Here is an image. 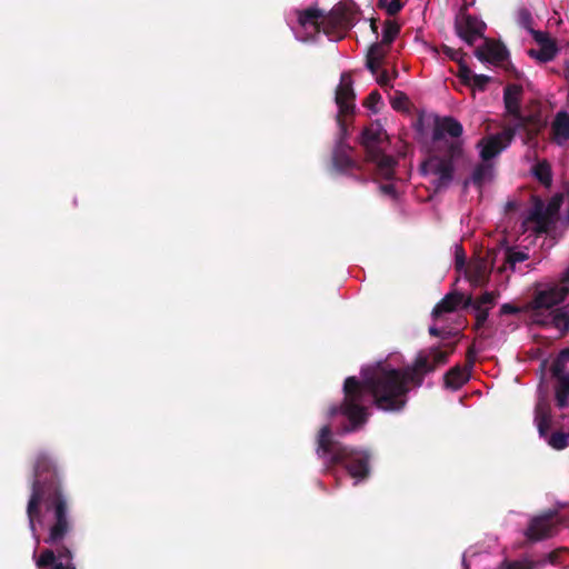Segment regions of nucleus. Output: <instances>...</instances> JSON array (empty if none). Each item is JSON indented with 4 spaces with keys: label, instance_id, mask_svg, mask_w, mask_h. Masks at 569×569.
<instances>
[{
    "label": "nucleus",
    "instance_id": "nucleus-43",
    "mask_svg": "<svg viewBox=\"0 0 569 569\" xmlns=\"http://www.w3.org/2000/svg\"><path fill=\"white\" fill-rule=\"evenodd\" d=\"M491 78L486 76V74H472V79H471V87L480 90V91H483L486 89V87L488 86V83L490 82Z\"/></svg>",
    "mask_w": 569,
    "mask_h": 569
},
{
    "label": "nucleus",
    "instance_id": "nucleus-54",
    "mask_svg": "<svg viewBox=\"0 0 569 569\" xmlns=\"http://www.w3.org/2000/svg\"><path fill=\"white\" fill-rule=\"evenodd\" d=\"M557 357H559L560 360L565 361L566 363L569 362V348L560 350Z\"/></svg>",
    "mask_w": 569,
    "mask_h": 569
},
{
    "label": "nucleus",
    "instance_id": "nucleus-4",
    "mask_svg": "<svg viewBox=\"0 0 569 569\" xmlns=\"http://www.w3.org/2000/svg\"><path fill=\"white\" fill-rule=\"evenodd\" d=\"M359 142L365 149L366 160L376 163L380 176L391 179L397 162L392 156L387 154L389 137L383 127L379 122L366 127L361 132Z\"/></svg>",
    "mask_w": 569,
    "mask_h": 569
},
{
    "label": "nucleus",
    "instance_id": "nucleus-22",
    "mask_svg": "<svg viewBox=\"0 0 569 569\" xmlns=\"http://www.w3.org/2000/svg\"><path fill=\"white\" fill-rule=\"evenodd\" d=\"M548 214L545 208V204L541 200L537 199L535 201V206L530 211L527 220L532 221L537 224L536 231L538 233H542L547 231L548 228Z\"/></svg>",
    "mask_w": 569,
    "mask_h": 569
},
{
    "label": "nucleus",
    "instance_id": "nucleus-39",
    "mask_svg": "<svg viewBox=\"0 0 569 569\" xmlns=\"http://www.w3.org/2000/svg\"><path fill=\"white\" fill-rule=\"evenodd\" d=\"M562 202H563V194L562 193H556L550 199V201L548 202V204L546 207V211H547V214H548L549 218L556 216L559 212Z\"/></svg>",
    "mask_w": 569,
    "mask_h": 569
},
{
    "label": "nucleus",
    "instance_id": "nucleus-55",
    "mask_svg": "<svg viewBox=\"0 0 569 569\" xmlns=\"http://www.w3.org/2000/svg\"><path fill=\"white\" fill-rule=\"evenodd\" d=\"M561 284L569 287V268L565 271V273L561 278Z\"/></svg>",
    "mask_w": 569,
    "mask_h": 569
},
{
    "label": "nucleus",
    "instance_id": "nucleus-7",
    "mask_svg": "<svg viewBox=\"0 0 569 569\" xmlns=\"http://www.w3.org/2000/svg\"><path fill=\"white\" fill-rule=\"evenodd\" d=\"M561 525L562 518L556 510H547L531 517L523 531L526 540L521 543V547L553 537L558 533Z\"/></svg>",
    "mask_w": 569,
    "mask_h": 569
},
{
    "label": "nucleus",
    "instance_id": "nucleus-50",
    "mask_svg": "<svg viewBox=\"0 0 569 569\" xmlns=\"http://www.w3.org/2000/svg\"><path fill=\"white\" fill-rule=\"evenodd\" d=\"M518 312H520V309L518 307H516L515 305H511V303H503L500 307V313L501 315H516Z\"/></svg>",
    "mask_w": 569,
    "mask_h": 569
},
{
    "label": "nucleus",
    "instance_id": "nucleus-57",
    "mask_svg": "<svg viewBox=\"0 0 569 569\" xmlns=\"http://www.w3.org/2000/svg\"><path fill=\"white\" fill-rule=\"evenodd\" d=\"M398 74H399L398 70L396 68H393L392 76H390V77H391V79H396L398 77Z\"/></svg>",
    "mask_w": 569,
    "mask_h": 569
},
{
    "label": "nucleus",
    "instance_id": "nucleus-3",
    "mask_svg": "<svg viewBox=\"0 0 569 569\" xmlns=\"http://www.w3.org/2000/svg\"><path fill=\"white\" fill-rule=\"evenodd\" d=\"M316 452L323 460L327 472H331L335 466L342 465L356 482L366 480L370 475V452L336 441L328 425L319 430Z\"/></svg>",
    "mask_w": 569,
    "mask_h": 569
},
{
    "label": "nucleus",
    "instance_id": "nucleus-46",
    "mask_svg": "<svg viewBox=\"0 0 569 569\" xmlns=\"http://www.w3.org/2000/svg\"><path fill=\"white\" fill-rule=\"evenodd\" d=\"M408 102V97L400 91L396 92V96L391 100V106L395 110H402L406 108V103Z\"/></svg>",
    "mask_w": 569,
    "mask_h": 569
},
{
    "label": "nucleus",
    "instance_id": "nucleus-27",
    "mask_svg": "<svg viewBox=\"0 0 569 569\" xmlns=\"http://www.w3.org/2000/svg\"><path fill=\"white\" fill-rule=\"evenodd\" d=\"M556 405L559 409H565L569 405V376L561 378L556 386Z\"/></svg>",
    "mask_w": 569,
    "mask_h": 569
},
{
    "label": "nucleus",
    "instance_id": "nucleus-24",
    "mask_svg": "<svg viewBox=\"0 0 569 569\" xmlns=\"http://www.w3.org/2000/svg\"><path fill=\"white\" fill-rule=\"evenodd\" d=\"M535 422L538 428L539 436L546 438L551 426V416L549 408L541 403L536 406Z\"/></svg>",
    "mask_w": 569,
    "mask_h": 569
},
{
    "label": "nucleus",
    "instance_id": "nucleus-32",
    "mask_svg": "<svg viewBox=\"0 0 569 569\" xmlns=\"http://www.w3.org/2000/svg\"><path fill=\"white\" fill-rule=\"evenodd\" d=\"M57 563V556L56 551L53 549H44L41 551L39 558L36 561L37 567L39 568H47V567H54Z\"/></svg>",
    "mask_w": 569,
    "mask_h": 569
},
{
    "label": "nucleus",
    "instance_id": "nucleus-14",
    "mask_svg": "<svg viewBox=\"0 0 569 569\" xmlns=\"http://www.w3.org/2000/svg\"><path fill=\"white\" fill-rule=\"evenodd\" d=\"M475 56L480 61H487L493 64H501L509 57L507 48L500 42L486 40L483 47H479L475 51Z\"/></svg>",
    "mask_w": 569,
    "mask_h": 569
},
{
    "label": "nucleus",
    "instance_id": "nucleus-17",
    "mask_svg": "<svg viewBox=\"0 0 569 569\" xmlns=\"http://www.w3.org/2000/svg\"><path fill=\"white\" fill-rule=\"evenodd\" d=\"M466 277L473 287H483L488 283L490 271L487 262L483 260L476 261L466 270Z\"/></svg>",
    "mask_w": 569,
    "mask_h": 569
},
{
    "label": "nucleus",
    "instance_id": "nucleus-26",
    "mask_svg": "<svg viewBox=\"0 0 569 569\" xmlns=\"http://www.w3.org/2000/svg\"><path fill=\"white\" fill-rule=\"evenodd\" d=\"M547 560H531L522 558L519 560H505L501 562L499 569H538L545 567Z\"/></svg>",
    "mask_w": 569,
    "mask_h": 569
},
{
    "label": "nucleus",
    "instance_id": "nucleus-16",
    "mask_svg": "<svg viewBox=\"0 0 569 569\" xmlns=\"http://www.w3.org/2000/svg\"><path fill=\"white\" fill-rule=\"evenodd\" d=\"M471 371L466 366L460 367L459 365L452 367L449 369L443 379H445V386L452 390L460 389L466 382L469 381L471 377Z\"/></svg>",
    "mask_w": 569,
    "mask_h": 569
},
{
    "label": "nucleus",
    "instance_id": "nucleus-2",
    "mask_svg": "<svg viewBox=\"0 0 569 569\" xmlns=\"http://www.w3.org/2000/svg\"><path fill=\"white\" fill-rule=\"evenodd\" d=\"M52 513L44 542L56 546L57 563L52 569H77L72 550L61 542L72 531L73 525L68 498L63 492L59 469L54 460L46 452H40L33 467L31 495L27 503V517L32 536L37 537V525L42 523L41 507Z\"/></svg>",
    "mask_w": 569,
    "mask_h": 569
},
{
    "label": "nucleus",
    "instance_id": "nucleus-12",
    "mask_svg": "<svg viewBox=\"0 0 569 569\" xmlns=\"http://www.w3.org/2000/svg\"><path fill=\"white\" fill-rule=\"evenodd\" d=\"M523 98V87L519 83H508L503 88L505 119L508 116H520Z\"/></svg>",
    "mask_w": 569,
    "mask_h": 569
},
{
    "label": "nucleus",
    "instance_id": "nucleus-56",
    "mask_svg": "<svg viewBox=\"0 0 569 569\" xmlns=\"http://www.w3.org/2000/svg\"><path fill=\"white\" fill-rule=\"evenodd\" d=\"M377 19L372 18L370 19V28H371V31L375 33V34H378V24H377Z\"/></svg>",
    "mask_w": 569,
    "mask_h": 569
},
{
    "label": "nucleus",
    "instance_id": "nucleus-28",
    "mask_svg": "<svg viewBox=\"0 0 569 569\" xmlns=\"http://www.w3.org/2000/svg\"><path fill=\"white\" fill-rule=\"evenodd\" d=\"M499 293L496 292H485L477 300H473L472 296H468L463 303V309L472 307L473 309H483V305L493 306L496 302V298Z\"/></svg>",
    "mask_w": 569,
    "mask_h": 569
},
{
    "label": "nucleus",
    "instance_id": "nucleus-58",
    "mask_svg": "<svg viewBox=\"0 0 569 569\" xmlns=\"http://www.w3.org/2000/svg\"><path fill=\"white\" fill-rule=\"evenodd\" d=\"M565 72H566V77L569 78V62L566 63Z\"/></svg>",
    "mask_w": 569,
    "mask_h": 569
},
{
    "label": "nucleus",
    "instance_id": "nucleus-11",
    "mask_svg": "<svg viewBox=\"0 0 569 569\" xmlns=\"http://www.w3.org/2000/svg\"><path fill=\"white\" fill-rule=\"evenodd\" d=\"M531 36L540 48L528 50L529 57L541 63L552 61L558 53L556 41L549 36L548 32L539 30H531Z\"/></svg>",
    "mask_w": 569,
    "mask_h": 569
},
{
    "label": "nucleus",
    "instance_id": "nucleus-53",
    "mask_svg": "<svg viewBox=\"0 0 569 569\" xmlns=\"http://www.w3.org/2000/svg\"><path fill=\"white\" fill-rule=\"evenodd\" d=\"M381 191L388 196L396 197V188L393 184H382L380 187Z\"/></svg>",
    "mask_w": 569,
    "mask_h": 569
},
{
    "label": "nucleus",
    "instance_id": "nucleus-59",
    "mask_svg": "<svg viewBox=\"0 0 569 569\" xmlns=\"http://www.w3.org/2000/svg\"><path fill=\"white\" fill-rule=\"evenodd\" d=\"M343 147H345L346 150L349 149V151H352V148H349L347 146H343Z\"/></svg>",
    "mask_w": 569,
    "mask_h": 569
},
{
    "label": "nucleus",
    "instance_id": "nucleus-36",
    "mask_svg": "<svg viewBox=\"0 0 569 569\" xmlns=\"http://www.w3.org/2000/svg\"><path fill=\"white\" fill-rule=\"evenodd\" d=\"M518 23L531 33L533 18L527 8H520L518 11Z\"/></svg>",
    "mask_w": 569,
    "mask_h": 569
},
{
    "label": "nucleus",
    "instance_id": "nucleus-19",
    "mask_svg": "<svg viewBox=\"0 0 569 569\" xmlns=\"http://www.w3.org/2000/svg\"><path fill=\"white\" fill-rule=\"evenodd\" d=\"M332 163L336 170L339 172H348L352 169H358L359 164L355 161L349 152L345 149L343 144L340 143L332 154Z\"/></svg>",
    "mask_w": 569,
    "mask_h": 569
},
{
    "label": "nucleus",
    "instance_id": "nucleus-49",
    "mask_svg": "<svg viewBox=\"0 0 569 569\" xmlns=\"http://www.w3.org/2000/svg\"><path fill=\"white\" fill-rule=\"evenodd\" d=\"M382 62L375 60V58L366 57V67L372 73L377 74Z\"/></svg>",
    "mask_w": 569,
    "mask_h": 569
},
{
    "label": "nucleus",
    "instance_id": "nucleus-13",
    "mask_svg": "<svg viewBox=\"0 0 569 569\" xmlns=\"http://www.w3.org/2000/svg\"><path fill=\"white\" fill-rule=\"evenodd\" d=\"M510 146V142H507L505 136L501 132L496 134H490L482 138L478 147L480 148V157L482 161H489L501 153L505 149Z\"/></svg>",
    "mask_w": 569,
    "mask_h": 569
},
{
    "label": "nucleus",
    "instance_id": "nucleus-35",
    "mask_svg": "<svg viewBox=\"0 0 569 569\" xmlns=\"http://www.w3.org/2000/svg\"><path fill=\"white\" fill-rule=\"evenodd\" d=\"M378 6L385 8L388 16H396L402 9L403 3L401 0H378Z\"/></svg>",
    "mask_w": 569,
    "mask_h": 569
},
{
    "label": "nucleus",
    "instance_id": "nucleus-44",
    "mask_svg": "<svg viewBox=\"0 0 569 569\" xmlns=\"http://www.w3.org/2000/svg\"><path fill=\"white\" fill-rule=\"evenodd\" d=\"M441 51L452 61L457 63L463 59L465 53L461 50L452 49L447 44L441 46Z\"/></svg>",
    "mask_w": 569,
    "mask_h": 569
},
{
    "label": "nucleus",
    "instance_id": "nucleus-21",
    "mask_svg": "<svg viewBox=\"0 0 569 569\" xmlns=\"http://www.w3.org/2000/svg\"><path fill=\"white\" fill-rule=\"evenodd\" d=\"M325 17L323 11L316 7H309L305 10L298 11V22L301 27L306 28L311 26L315 30H320V20Z\"/></svg>",
    "mask_w": 569,
    "mask_h": 569
},
{
    "label": "nucleus",
    "instance_id": "nucleus-52",
    "mask_svg": "<svg viewBox=\"0 0 569 569\" xmlns=\"http://www.w3.org/2000/svg\"><path fill=\"white\" fill-rule=\"evenodd\" d=\"M465 266V252L459 248L456 252V267L459 269Z\"/></svg>",
    "mask_w": 569,
    "mask_h": 569
},
{
    "label": "nucleus",
    "instance_id": "nucleus-29",
    "mask_svg": "<svg viewBox=\"0 0 569 569\" xmlns=\"http://www.w3.org/2000/svg\"><path fill=\"white\" fill-rule=\"evenodd\" d=\"M566 308L555 310L552 316V323L562 336L569 332V312L565 310Z\"/></svg>",
    "mask_w": 569,
    "mask_h": 569
},
{
    "label": "nucleus",
    "instance_id": "nucleus-25",
    "mask_svg": "<svg viewBox=\"0 0 569 569\" xmlns=\"http://www.w3.org/2000/svg\"><path fill=\"white\" fill-rule=\"evenodd\" d=\"M355 7L353 2L340 1L332 8L331 14L335 16L339 23L350 24L355 16Z\"/></svg>",
    "mask_w": 569,
    "mask_h": 569
},
{
    "label": "nucleus",
    "instance_id": "nucleus-31",
    "mask_svg": "<svg viewBox=\"0 0 569 569\" xmlns=\"http://www.w3.org/2000/svg\"><path fill=\"white\" fill-rule=\"evenodd\" d=\"M399 32L400 26L397 22L391 20L385 21L381 43L389 47L393 42Z\"/></svg>",
    "mask_w": 569,
    "mask_h": 569
},
{
    "label": "nucleus",
    "instance_id": "nucleus-23",
    "mask_svg": "<svg viewBox=\"0 0 569 569\" xmlns=\"http://www.w3.org/2000/svg\"><path fill=\"white\" fill-rule=\"evenodd\" d=\"M552 133L557 142H562L569 139V113L560 111L556 114L552 122Z\"/></svg>",
    "mask_w": 569,
    "mask_h": 569
},
{
    "label": "nucleus",
    "instance_id": "nucleus-1",
    "mask_svg": "<svg viewBox=\"0 0 569 569\" xmlns=\"http://www.w3.org/2000/svg\"><path fill=\"white\" fill-rule=\"evenodd\" d=\"M455 348L456 343L450 345L449 351L432 347L420 351L412 366L395 369L378 365L372 369H363L361 380L353 376L346 378L342 388L343 400L340 405L329 407V418L341 413L349 421L343 432H351L367 423L368 403H373L382 411L403 410L411 387H420L427 373L447 363Z\"/></svg>",
    "mask_w": 569,
    "mask_h": 569
},
{
    "label": "nucleus",
    "instance_id": "nucleus-6",
    "mask_svg": "<svg viewBox=\"0 0 569 569\" xmlns=\"http://www.w3.org/2000/svg\"><path fill=\"white\" fill-rule=\"evenodd\" d=\"M462 156V146L460 141L448 143L443 156H433L421 164V170H429L437 176L435 189L437 191L447 188L453 179L455 160Z\"/></svg>",
    "mask_w": 569,
    "mask_h": 569
},
{
    "label": "nucleus",
    "instance_id": "nucleus-45",
    "mask_svg": "<svg viewBox=\"0 0 569 569\" xmlns=\"http://www.w3.org/2000/svg\"><path fill=\"white\" fill-rule=\"evenodd\" d=\"M477 353H478V351L473 343L468 347L467 352H466L465 366L470 370H472L475 367V363L477 361Z\"/></svg>",
    "mask_w": 569,
    "mask_h": 569
},
{
    "label": "nucleus",
    "instance_id": "nucleus-37",
    "mask_svg": "<svg viewBox=\"0 0 569 569\" xmlns=\"http://www.w3.org/2000/svg\"><path fill=\"white\" fill-rule=\"evenodd\" d=\"M529 258L528 253L523 251H515L511 249H508L506 252V263H508L512 269L515 268L516 263L523 262Z\"/></svg>",
    "mask_w": 569,
    "mask_h": 569
},
{
    "label": "nucleus",
    "instance_id": "nucleus-40",
    "mask_svg": "<svg viewBox=\"0 0 569 569\" xmlns=\"http://www.w3.org/2000/svg\"><path fill=\"white\" fill-rule=\"evenodd\" d=\"M565 365L566 362L560 360L559 357H557L552 363H551V367H550V371H551V375L553 378H556L558 381H561V378H565L567 377L568 375H565L563 371H565Z\"/></svg>",
    "mask_w": 569,
    "mask_h": 569
},
{
    "label": "nucleus",
    "instance_id": "nucleus-9",
    "mask_svg": "<svg viewBox=\"0 0 569 569\" xmlns=\"http://www.w3.org/2000/svg\"><path fill=\"white\" fill-rule=\"evenodd\" d=\"M355 99L356 93L353 90V81L349 73L345 72L341 74L340 84L336 90V103L339 107V114L337 116V120L341 126L342 131L345 132V124L342 122L341 116L349 114L353 112L355 109Z\"/></svg>",
    "mask_w": 569,
    "mask_h": 569
},
{
    "label": "nucleus",
    "instance_id": "nucleus-41",
    "mask_svg": "<svg viewBox=\"0 0 569 569\" xmlns=\"http://www.w3.org/2000/svg\"><path fill=\"white\" fill-rule=\"evenodd\" d=\"M569 553V548L567 547H560L551 552H549L548 555H546L543 558H541L540 560H547V563H551V565H559L561 563L560 561V556L562 553Z\"/></svg>",
    "mask_w": 569,
    "mask_h": 569
},
{
    "label": "nucleus",
    "instance_id": "nucleus-42",
    "mask_svg": "<svg viewBox=\"0 0 569 569\" xmlns=\"http://www.w3.org/2000/svg\"><path fill=\"white\" fill-rule=\"evenodd\" d=\"M381 102V94L379 93L378 90H373L369 93V96L366 98L365 100V107H367L369 110H371L372 112L377 113L378 112V109L376 108V106Z\"/></svg>",
    "mask_w": 569,
    "mask_h": 569
},
{
    "label": "nucleus",
    "instance_id": "nucleus-20",
    "mask_svg": "<svg viewBox=\"0 0 569 569\" xmlns=\"http://www.w3.org/2000/svg\"><path fill=\"white\" fill-rule=\"evenodd\" d=\"M493 167L488 163V161H482L478 163L471 174L470 181L481 190L483 183L492 178ZM469 184V179L465 180L463 187L467 188Z\"/></svg>",
    "mask_w": 569,
    "mask_h": 569
},
{
    "label": "nucleus",
    "instance_id": "nucleus-8",
    "mask_svg": "<svg viewBox=\"0 0 569 569\" xmlns=\"http://www.w3.org/2000/svg\"><path fill=\"white\" fill-rule=\"evenodd\" d=\"M486 23L476 16L461 9L455 20V30L467 44L473 46L478 38H483Z\"/></svg>",
    "mask_w": 569,
    "mask_h": 569
},
{
    "label": "nucleus",
    "instance_id": "nucleus-10",
    "mask_svg": "<svg viewBox=\"0 0 569 569\" xmlns=\"http://www.w3.org/2000/svg\"><path fill=\"white\" fill-rule=\"evenodd\" d=\"M569 287L555 284L546 290L538 291L533 300L530 302L531 309L536 312L540 309H550L567 298Z\"/></svg>",
    "mask_w": 569,
    "mask_h": 569
},
{
    "label": "nucleus",
    "instance_id": "nucleus-15",
    "mask_svg": "<svg viewBox=\"0 0 569 569\" xmlns=\"http://www.w3.org/2000/svg\"><path fill=\"white\" fill-rule=\"evenodd\" d=\"M467 297L459 291H451L447 293L433 308L432 316L435 318L440 317L443 313H450L456 311L459 307L463 308V303Z\"/></svg>",
    "mask_w": 569,
    "mask_h": 569
},
{
    "label": "nucleus",
    "instance_id": "nucleus-47",
    "mask_svg": "<svg viewBox=\"0 0 569 569\" xmlns=\"http://www.w3.org/2000/svg\"><path fill=\"white\" fill-rule=\"evenodd\" d=\"M476 310V323H475V330H479L483 325L486 323L488 316H489V309H475Z\"/></svg>",
    "mask_w": 569,
    "mask_h": 569
},
{
    "label": "nucleus",
    "instance_id": "nucleus-51",
    "mask_svg": "<svg viewBox=\"0 0 569 569\" xmlns=\"http://www.w3.org/2000/svg\"><path fill=\"white\" fill-rule=\"evenodd\" d=\"M429 333L433 337H440L442 339H448L451 335L450 331H445V330H441L437 327H430L429 328Z\"/></svg>",
    "mask_w": 569,
    "mask_h": 569
},
{
    "label": "nucleus",
    "instance_id": "nucleus-60",
    "mask_svg": "<svg viewBox=\"0 0 569 569\" xmlns=\"http://www.w3.org/2000/svg\"><path fill=\"white\" fill-rule=\"evenodd\" d=\"M567 308H569V305L567 306Z\"/></svg>",
    "mask_w": 569,
    "mask_h": 569
},
{
    "label": "nucleus",
    "instance_id": "nucleus-33",
    "mask_svg": "<svg viewBox=\"0 0 569 569\" xmlns=\"http://www.w3.org/2000/svg\"><path fill=\"white\" fill-rule=\"evenodd\" d=\"M568 437L569 433L556 431L548 438V445L556 450H562L568 447Z\"/></svg>",
    "mask_w": 569,
    "mask_h": 569
},
{
    "label": "nucleus",
    "instance_id": "nucleus-18",
    "mask_svg": "<svg viewBox=\"0 0 569 569\" xmlns=\"http://www.w3.org/2000/svg\"><path fill=\"white\" fill-rule=\"evenodd\" d=\"M463 132L462 124L452 117H445L437 123L433 132L435 139H440L445 133L452 138H459Z\"/></svg>",
    "mask_w": 569,
    "mask_h": 569
},
{
    "label": "nucleus",
    "instance_id": "nucleus-30",
    "mask_svg": "<svg viewBox=\"0 0 569 569\" xmlns=\"http://www.w3.org/2000/svg\"><path fill=\"white\" fill-rule=\"evenodd\" d=\"M535 177L545 187H550L552 182L551 168L547 162H539L533 169Z\"/></svg>",
    "mask_w": 569,
    "mask_h": 569
},
{
    "label": "nucleus",
    "instance_id": "nucleus-48",
    "mask_svg": "<svg viewBox=\"0 0 569 569\" xmlns=\"http://www.w3.org/2000/svg\"><path fill=\"white\" fill-rule=\"evenodd\" d=\"M377 82L378 84L383 88V89H390L392 88V84H391V77L389 76L388 71L387 70H382L378 76H377Z\"/></svg>",
    "mask_w": 569,
    "mask_h": 569
},
{
    "label": "nucleus",
    "instance_id": "nucleus-38",
    "mask_svg": "<svg viewBox=\"0 0 569 569\" xmlns=\"http://www.w3.org/2000/svg\"><path fill=\"white\" fill-rule=\"evenodd\" d=\"M472 74L473 73H472L471 69L467 66V63L465 62L463 59L458 62L457 77L460 79V81L463 84H466V86L471 84Z\"/></svg>",
    "mask_w": 569,
    "mask_h": 569
},
{
    "label": "nucleus",
    "instance_id": "nucleus-5",
    "mask_svg": "<svg viewBox=\"0 0 569 569\" xmlns=\"http://www.w3.org/2000/svg\"><path fill=\"white\" fill-rule=\"evenodd\" d=\"M508 118L513 121L506 126L501 133L510 143L518 132H525L526 141L535 139L547 124L542 117L541 104L537 100H531L526 106V112H520V116H508Z\"/></svg>",
    "mask_w": 569,
    "mask_h": 569
},
{
    "label": "nucleus",
    "instance_id": "nucleus-34",
    "mask_svg": "<svg viewBox=\"0 0 569 569\" xmlns=\"http://www.w3.org/2000/svg\"><path fill=\"white\" fill-rule=\"evenodd\" d=\"M385 47L387 46L381 42H375L370 46L367 56L382 62L388 54V49Z\"/></svg>",
    "mask_w": 569,
    "mask_h": 569
}]
</instances>
